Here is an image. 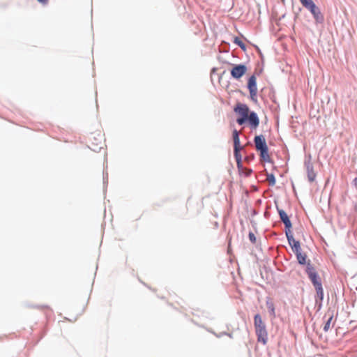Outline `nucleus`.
<instances>
[{"mask_svg": "<svg viewBox=\"0 0 357 357\" xmlns=\"http://www.w3.org/2000/svg\"><path fill=\"white\" fill-rule=\"evenodd\" d=\"M234 111L238 116L236 122L239 125H243L246 121L248 122L252 129H256L259 125V119L255 112H250L249 107L242 103H237Z\"/></svg>", "mask_w": 357, "mask_h": 357, "instance_id": "f257e3e1", "label": "nucleus"}, {"mask_svg": "<svg viewBox=\"0 0 357 357\" xmlns=\"http://www.w3.org/2000/svg\"><path fill=\"white\" fill-rule=\"evenodd\" d=\"M254 321L258 341L262 342L263 344H266L267 340V332L266 329V326L263 322L261 316L259 314L255 316Z\"/></svg>", "mask_w": 357, "mask_h": 357, "instance_id": "f03ea898", "label": "nucleus"}, {"mask_svg": "<svg viewBox=\"0 0 357 357\" xmlns=\"http://www.w3.org/2000/svg\"><path fill=\"white\" fill-rule=\"evenodd\" d=\"M312 15L316 23L322 24L324 22V17L317 5L313 3L310 6L305 8Z\"/></svg>", "mask_w": 357, "mask_h": 357, "instance_id": "7ed1b4c3", "label": "nucleus"}, {"mask_svg": "<svg viewBox=\"0 0 357 357\" xmlns=\"http://www.w3.org/2000/svg\"><path fill=\"white\" fill-rule=\"evenodd\" d=\"M247 71V66L245 64L240 63L234 65L230 70L231 75L236 79L241 78Z\"/></svg>", "mask_w": 357, "mask_h": 357, "instance_id": "20e7f679", "label": "nucleus"}, {"mask_svg": "<svg viewBox=\"0 0 357 357\" xmlns=\"http://www.w3.org/2000/svg\"><path fill=\"white\" fill-rule=\"evenodd\" d=\"M306 273L308 275V277L311 282H312L314 287L317 286L318 284H321L319 280V276L313 267V266L308 262L306 267Z\"/></svg>", "mask_w": 357, "mask_h": 357, "instance_id": "39448f33", "label": "nucleus"}, {"mask_svg": "<svg viewBox=\"0 0 357 357\" xmlns=\"http://www.w3.org/2000/svg\"><path fill=\"white\" fill-rule=\"evenodd\" d=\"M285 234L287 236V238L288 240L289 244L290 245L293 252H297L301 250L300 242L296 241L291 234V231H285Z\"/></svg>", "mask_w": 357, "mask_h": 357, "instance_id": "423d86ee", "label": "nucleus"}, {"mask_svg": "<svg viewBox=\"0 0 357 357\" xmlns=\"http://www.w3.org/2000/svg\"><path fill=\"white\" fill-rule=\"evenodd\" d=\"M278 213L280 215V218L282 222L285 225L286 230L285 231H291V222L287 215V214L283 210H278Z\"/></svg>", "mask_w": 357, "mask_h": 357, "instance_id": "0eeeda50", "label": "nucleus"}, {"mask_svg": "<svg viewBox=\"0 0 357 357\" xmlns=\"http://www.w3.org/2000/svg\"><path fill=\"white\" fill-rule=\"evenodd\" d=\"M254 142L255 144L256 149L257 151H259L264 149V147L266 148L267 146L265 138L263 135L255 136Z\"/></svg>", "mask_w": 357, "mask_h": 357, "instance_id": "6e6552de", "label": "nucleus"}, {"mask_svg": "<svg viewBox=\"0 0 357 357\" xmlns=\"http://www.w3.org/2000/svg\"><path fill=\"white\" fill-rule=\"evenodd\" d=\"M247 89H257V78L255 74H253L248 78L247 83Z\"/></svg>", "mask_w": 357, "mask_h": 357, "instance_id": "1a4fd4ad", "label": "nucleus"}, {"mask_svg": "<svg viewBox=\"0 0 357 357\" xmlns=\"http://www.w3.org/2000/svg\"><path fill=\"white\" fill-rule=\"evenodd\" d=\"M307 178L310 182H313L315 181L317 174L314 170L313 166L312 165H308L307 166Z\"/></svg>", "mask_w": 357, "mask_h": 357, "instance_id": "9d476101", "label": "nucleus"}, {"mask_svg": "<svg viewBox=\"0 0 357 357\" xmlns=\"http://www.w3.org/2000/svg\"><path fill=\"white\" fill-rule=\"evenodd\" d=\"M298 262L301 265L307 264V255L302 252V250L295 252Z\"/></svg>", "mask_w": 357, "mask_h": 357, "instance_id": "9b49d317", "label": "nucleus"}, {"mask_svg": "<svg viewBox=\"0 0 357 357\" xmlns=\"http://www.w3.org/2000/svg\"><path fill=\"white\" fill-rule=\"evenodd\" d=\"M259 151H260V157H261V160L265 162H270L271 157L268 154V146H266V148L264 147V149L259 150Z\"/></svg>", "mask_w": 357, "mask_h": 357, "instance_id": "f8f14e48", "label": "nucleus"}, {"mask_svg": "<svg viewBox=\"0 0 357 357\" xmlns=\"http://www.w3.org/2000/svg\"><path fill=\"white\" fill-rule=\"evenodd\" d=\"M234 148L242 147L240 144L239 132L236 130H233Z\"/></svg>", "mask_w": 357, "mask_h": 357, "instance_id": "ddd939ff", "label": "nucleus"}, {"mask_svg": "<svg viewBox=\"0 0 357 357\" xmlns=\"http://www.w3.org/2000/svg\"><path fill=\"white\" fill-rule=\"evenodd\" d=\"M332 321H333V316H331L324 324V331L325 332L328 331L331 328L333 327L334 323L332 324Z\"/></svg>", "mask_w": 357, "mask_h": 357, "instance_id": "4468645a", "label": "nucleus"}, {"mask_svg": "<svg viewBox=\"0 0 357 357\" xmlns=\"http://www.w3.org/2000/svg\"><path fill=\"white\" fill-rule=\"evenodd\" d=\"M234 43L236 45H237L238 46H239L243 51L245 52L246 50L245 45L243 43V41L238 37L234 38Z\"/></svg>", "mask_w": 357, "mask_h": 357, "instance_id": "2eb2a0df", "label": "nucleus"}, {"mask_svg": "<svg viewBox=\"0 0 357 357\" xmlns=\"http://www.w3.org/2000/svg\"><path fill=\"white\" fill-rule=\"evenodd\" d=\"M266 306H267V308H268L269 312L271 313V314L273 317H275V306H274L273 303L271 302V301H267L266 302Z\"/></svg>", "mask_w": 357, "mask_h": 357, "instance_id": "dca6fc26", "label": "nucleus"}, {"mask_svg": "<svg viewBox=\"0 0 357 357\" xmlns=\"http://www.w3.org/2000/svg\"><path fill=\"white\" fill-rule=\"evenodd\" d=\"M243 147H241V148H234V157H235V159H236V161H239V160H242V156L240 153V151L243 149Z\"/></svg>", "mask_w": 357, "mask_h": 357, "instance_id": "f3484780", "label": "nucleus"}, {"mask_svg": "<svg viewBox=\"0 0 357 357\" xmlns=\"http://www.w3.org/2000/svg\"><path fill=\"white\" fill-rule=\"evenodd\" d=\"M266 181L268 182L270 185H275L276 181L275 176L273 174H268L266 176Z\"/></svg>", "mask_w": 357, "mask_h": 357, "instance_id": "a211bd4d", "label": "nucleus"}, {"mask_svg": "<svg viewBox=\"0 0 357 357\" xmlns=\"http://www.w3.org/2000/svg\"><path fill=\"white\" fill-rule=\"evenodd\" d=\"M314 288L316 289L317 296L320 297L321 299H322L324 296V291L321 284H318L317 286L314 287Z\"/></svg>", "mask_w": 357, "mask_h": 357, "instance_id": "6ab92c4d", "label": "nucleus"}, {"mask_svg": "<svg viewBox=\"0 0 357 357\" xmlns=\"http://www.w3.org/2000/svg\"><path fill=\"white\" fill-rule=\"evenodd\" d=\"M240 172H241V174H242L248 177L251 175V174L252 173V170L249 168L243 167V168H242V169L241 170Z\"/></svg>", "mask_w": 357, "mask_h": 357, "instance_id": "aec40b11", "label": "nucleus"}, {"mask_svg": "<svg viewBox=\"0 0 357 357\" xmlns=\"http://www.w3.org/2000/svg\"><path fill=\"white\" fill-rule=\"evenodd\" d=\"M304 8L310 6L314 3L312 0H299Z\"/></svg>", "mask_w": 357, "mask_h": 357, "instance_id": "412c9836", "label": "nucleus"}, {"mask_svg": "<svg viewBox=\"0 0 357 357\" xmlns=\"http://www.w3.org/2000/svg\"><path fill=\"white\" fill-rule=\"evenodd\" d=\"M248 236H249L250 241L252 243H256V237H255V235L252 232H250Z\"/></svg>", "mask_w": 357, "mask_h": 357, "instance_id": "4be33fe9", "label": "nucleus"}, {"mask_svg": "<svg viewBox=\"0 0 357 357\" xmlns=\"http://www.w3.org/2000/svg\"><path fill=\"white\" fill-rule=\"evenodd\" d=\"M102 144V142L100 141L99 144H95L93 142L91 143V146H93L92 149L96 151L97 149L98 145H100L99 149H101V145Z\"/></svg>", "mask_w": 357, "mask_h": 357, "instance_id": "5701e85b", "label": "nucleus"}, {"mask_svg": "<svg viewBox=\"0 0 357 357\" xmlns=\"http://www.w3.org/2000/svg\"><path fill=\"white\" fill-rule=\"evenodd\" d=\"M236 165H237L238 169L241 172L242 168H243V165H242V160L236 161Z\"/></svg>", "mask_w": 357, "mask_h": 357, "instance_id": "b1692460", "label": "nucleus"}, {"mask_svg": "<svg viewBox=\"0 0 357 357\" xmlns=\"http://www.w3.org/2000/svg\"><path fill=\"white\" fill-rule=\"evenodd\" d=\"M257 91H250V96H251L252 99H254V97L257 95Z\"/></svg>", "mask_w": 357, "mask_h": 357, "instance_id": "393cba45", "label": "nucleus"}, {"mask_svg": "<svg viewBox=\"0 0 357 357\" xmlns=\"http://www.w3.org/2000/svg\"><path fill=\"white\" fill-rule=\"evenodd\" d=\"M38 2L43 3V4H47L48 2V0H37Z\"/></svg>", "mask_w": 357, "mask_h": 357, "instance_id": "a878e982", "label": "nucleus"}, {"mask_svg": "<svg viewBox=\"0 0 357 357\" xmlns=\"http://www.w3.org/2000/svg\"><path fill=\"white\" fill-rule=\"evenodd\" d=\"M353 182L354 185L357 188V178H355Z\"/></svg>", "mask_w": 357, "mask_h": 357, "instance_id": "bb28decb", "label": "nucleus"}]
</instances>
